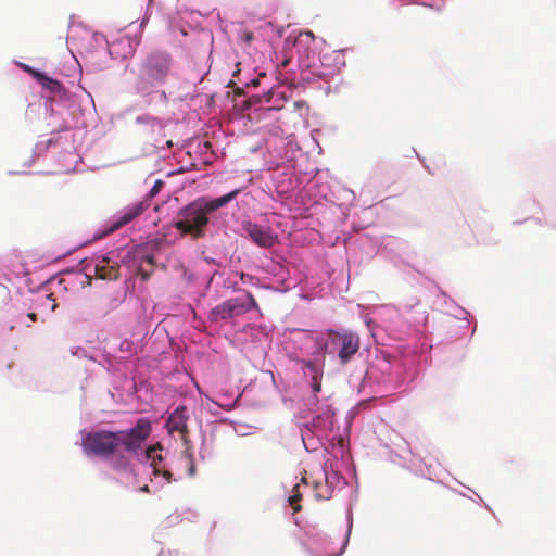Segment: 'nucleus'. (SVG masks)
<instances>
[{"instance_id":"nucleus-1","label":"nucleus","mask_w":556,"mask_h":556,"mask_svg":"<svg viewBox=\"0 0 556 556\" xmlns=\"http://www.w3.org/2000/svg\"><path fill=\"white\" fill-rule=\"evenodd\" d=\"M151 433V422L140 418L134 428L121 431L99 430L83 438V448L87 454L109 457L123 445L127 452L137 453Z\"/></svg>"},{"instance_id":"nucleus-2","label":"nucleus","mask_w":556,"mask_h":556,"mask_svg":"<svg viewBox=\"0 0 556 556\" xmlns=\"http://www.w3.org/2000/svg\"><path fill=\"white\" fill-rule=\"evenodd\" d=\"M240 192L241 189H235L213 200L199 199L191 202L179 210L177 219L173 224L174 227L180 231L182 236L188 235L192 239L203 238L210 222L208 214L228 204Z\"/></svg>"},{"instance_id":"nucleus-3","label":"nucleus","mask_w":556,"mask_h":556,"mask_svg":"<svg viewBox=\"0 0 556 556\" xmlns=\"http://www.w3.org/2000/svg\"><path fill=\"white\" fill-rule=\"evenodd\" d=\"M173 67L172 55L162 50H155L147 54L140 65L137 80V89L147 92L155 85H162L169 76Z\"/></svg>"},{"instance_id":"nucleus-4","label":"nucleus","mask_w":556,"mask_h":556,"mask_svg":"<svg viewBox=\"0 0 556 556\" xmlns=\"http://www.w3.org/2000/svg\"><path fill=\"white\" fill-rule=\"evenodd\" d=\"M247 301L240 298L228 299L216 305L210 313V319L214 323L230 319L248 313L251 309H258V304L251 292L245 294Z\"/></svg>"},{"instance_id":"nucleus-5","label":"nucleus","mask_w":556,"mask_h":556,"mask_svg":"<svg viewBox=\"0 0 556 556\" xmlns=\"http://www.w3.org/2000/svg\"><path fill=\"white\" fill-rule=\"evenodd\" d=\"M328 343L338 352L342 365L348 364L358 352L361 346L359 336L352 331H328Z\"/></svg>"},{"instance_id":"nucleus-6","label":"nucleus","mask_w":556,"mask_h":556,"mask_svg":"<svg viewBox=\"0 0 556 556\" xmlns=\"http://www.w3.org/2000/svg\"><path fill=\"white\" fill-rule=\"evenodd\" d=\"M244 230L258 247L271 248L277 243V236L268 227L249 222L244 225Z\"/></svg>"},{"instance_id":"nucleus-7","label":"nucleus","mask_w":556,"mask_h":556,"mask_svg":"<svg viewBox=\"0 0 556 556\" xmlns=\"http://www.w3.org/2000/svg\"><path fill=\"white\" fill-rule=\"evenodd\" d=\"M96 276L103 280H116L119 276V265L108 256H100L94 263Z\"/></svg>"},{"instance_id":"nucleus-8","label":"nucleus","mask_w":556,"mask_h":556,"mask_svg":"<svg viewBox=\"0 0 556 556\" xmlns=\"http://www.w3.org/2000/svg\"><path fill=\"white\" fill-rule=\"evenodd\" d=\"M149 206H150L149 199H144V200H141L139 202L128 205L124 211H122L118 219L115 222V224L113 226V229H118V228L129 224L136 217L141 215Z\"/></svg>"},{"instance_id":"nucleus-9","label":"nucleus","mask_w":556,"mask_h":556,"mask_svg":"<svg viewBox=\"0 0 556 556\" xmlns=\"http://www.w3.org/2000/svg\"><path fill=\"white\" fill-rule=\"evenodd\" d=\"M189 416L185 406L177 407L168 417L166 427L168 431L186 434L188 432L187 420Z\"/></svg>"},{"instance_id":"nucleus-10","label":"nucleus","mask_w":556,"mask_h":556,"mask_svg":"<svg viewBox=\"0 0 556 556\" xmlns=\"http://www.w3.org/2000/svg\"><path fill=\"white\" fill-rule=\"evenodd\" d=\"M326 344H319L313 359H299L298 362L307 368L314 378H321L325 366Z\"/></svg>"},{"instance_id":"nucleus-11","label":"nucleus","mask_w":556,"mask_h":556,"mask_svg":"<svg viewBox=\"0 0 556 556\" xmlns=\"http://www.w3.org/2000/svg\"><path fill=\"white\" fill-rule=\"evenodd\" d=\"M162 445L156 443L155 445H151L146 450V458L151 460L154 476H159L161 472V469L157 468V465L163 460V456L156 452L162 451Z\"/></svg>"},{"instance_id":"nucleus-12","label":"nucleus","mask_w":556,"mask_h":556,"mask_svg":"<svg viewBox=\"0 0 556 556\" xmlns=\"http://www.w3.org/2000/svg\"><path fill=\"white\" fill-rule=\"evenodd\" d=\"M37 81L42 86V88L53 93H58L62 89V85L58 80L45 75L43 73H41Z\"/></svg>"},{"instance_id":"nucleus-13","label":"nucleus","mask_w":556,"mask_h":556,"mask_svg":"<svg viewBox=\"0 0 556 556\" xmlns=\"http://www.w3.org/2000/svg\"><path fill=\"white\" fill-rule=\"evenodd\" d=\"M301 500L302 494L299 491V484H296L292 490V495H290L288 500L294 513H299L302 509V506L299 504Z\"/></svg>"},{"instance_id":"nucleus-14","label":"nucleus","mask_w":556,"mask_h":556,"mask_svg":"<svg viewBox=\"0 0 556 556\" xmlns=\"http://www.w3.org/2000/svg\"><path fill=\"white\" fill-rule=\"evenodd\" d=\"M112 467L115 470H127L130 467L129 458L121 455L112 462Z\"/></svg>"},{"instance_id":"nucleus-15","label":"nucleus","mask_w":556,"mask_h":556,"mask_svg":"<svg viewBox=\"0 0 556 556\" xmlns=\"http://www.w3.org/2000/svg\"><path fill=\"white\" fill-rule=\"evenodd\" d=\"M23 68H24L25 72H27L29 75H31L36 80L41 75V72H39V71L28 66V65H24Z\"/></svg>"},{"instance_id":"nucleus-16","label":"nucleus","mask_w":556,"mask_h":556,"mask_svg":"<svg viewBox=\"0 0 556 556\" xmlns=\"http://www.w3.org/2000/svg\"><path fill=\"white\" fill-rule=\"evenodd\" d=\"M161 186H162V181L157 180L155 182V185L153 186V188L150 190L149 198H148L149 200L151 198H153L159 192Z\"/></svg>"},{"instance_id":"nucleus-17","label":"nucleus","mask_w":556,"mask_h":556,"mask_svg":"<svg viewBox=\"0 0 556 556\" xmlns=\"http://www.w3.org/2000/svg\"><path fill=\"white\" fill-rule=\"evenodd\" d=\"M312 381H313V390L314 392H319L320 389H321V378H314L312 377Z\"/></svg>"},{"instance_id":"nucleus-18","label":"nucleus","mask_w":556,"mask_h":556,"mask_svg":"<svg viewBox=\"0 0 556 556\" xmlns=\"http://www.w3.org/2000/svg\"><path fill=\"white\" fill-rule=\"evenodd\" d=\"M160 475H161V476H163V477L167 480V482H172V480H173V475H172V472H170V471H168V470H161V472L159 473V476H160Z\"/></svg>"},{"instance_id":"nucleus-19","label":"nucleus","mask_w":556,"mask_h":556,"mask_svg":"<svg viewBox=\"0 0 556 556\" xmlns=\"http://www.w3.org/2000/svg\"><path fill=\"white\" fill-rule=\"evenodd\" d=\"M189 464H190L189 473H190V476H193L194 472H195V466H194L193 460L191 458H189Z\"/></svg>"},{"instance_id":"nucleus-20","label":"nucleus","mask_w":556,"mask_h":556,"mask_svg":"<svg viewBox=\"0 0 556 556\" xmlns=\"http://www.w3.org/2000/svg\"><path fill=\"white\" fill-rule=\"evenodd\" d=\"M27 318L31 321V323H35L37 320V315L36 313H29L27 314Z\"/></svg>"},{"instance_id":"nucleus-21","label":"nucleus","mask_w":556,"mask_h":556,"mask_svg":"<svg viewBox=\"0 0 556 556\" xmlns=\"http://www.w3.org/2000/svg\"><path fill=\"white\" fill-rule=\"evenodd\" d=\"M140 491H141V492H144V493H149V492H150L149 485H148V484H146V485L141 486V488H140Z\"/></svg>"},{"instance_id":"nucleus-22","label":"nucleus","mask_w":556,"mask_h":556,"mask_svg":"<svg viewBox=\"0 0 556 556\" xmlns=\"http://www.w3.org/2000/svg\"><path fill=\"white\" fill-rule=\"evenodd\" d=\"M289 64V59H286L281 62V67H286Z\"/></svg>"},{"instance_id":"nucleus-23","label":"nucleus","mask_w":556,"mask_h":556,"mask_svg":"<svg viewBox=\"0 0 556 556\" xmlns=\"http://www.w3.org/2000/svg\"><path fill=\"white\" fill-rule=\"evenodd\" d=\"M146 260H147L148 263H152L153 262V256H147Z\"/></svg>"}]
</instances>
